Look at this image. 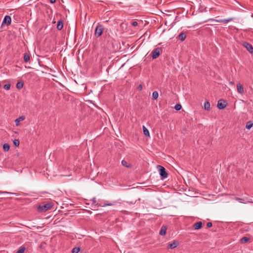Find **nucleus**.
I'll return each mask as SVG.
<instances>
[{
    "label": "nucleus",
    "instance_id": "nucleus-1",
    "mask_svg": "<svg viewBox=\"0 0 253 253\" xmlns=\"http://www.w3.org/2000/svg\"><path fill=\"white\" fill-rule=\"evenodd\" d=\"M53 207V204L51 202H48L45 204H41L39 205L37 208V211L40 212H43L51 209Z\"/></svg>",
    "mask_w": 253,
    "mask_h": 253
},
{
    "label": "nucleus",
    "instance_id": "nucleus-2",
    "mask_svg": "<svg viewBox=\"0 0 253 253\" xmlns=\"http://www.w3.org/2000/svg\"><path fill=\"white\" fill-rule=\"evenodd\" d=\"M91 201L92 202V207H95L96 206H97V207L100 206V207H106V206H111L115 205L116 204V202H114L113 203H105L104 205L98 204L96 202L95 198H93Z\"/></svg>",
    "mask_w": 253,
    "mask_h": 253
},
{
    "label": "nucleus",
    "instance_id": "nucleus-3",
    "mask_svg": "<svg viewBox=\"0 0 253 253\" xmlns=\"http://www.w3.org/2000/svg\"><path fill=\"white\" fill-rule=\"evenodd\" d=\"M157 168L159 171V173L163 178H166L168 177V173L166 172L165 169L160 165L157 166Z\"/></svg>",
    "mask_w": 253,
    "mask_h": 253
},
{
    "label": "nucleus",
    "instance_id": "nucleus-4",
    "mask_svg": "<svg viewBox=\"0 0 253 253\" xmlns=\"http://www.w3.org/2000/svg\"><path fill=\"white\" fill-rule=\"evenodd\" d=\"M103 27L101 25H98L95 30V36L96 37H100L103 33Z\"/></svg>",
    "mask_w": 253,
    "mask_h": 253
},
{
    "label": "nucleus",
    "instance_id": "nucleus-5",
    "mask_svg": "<svg viewBox=\"0 0 253 253\" xmlns=\"http://www.w3.org/2000/svg\"><path fill=\"white\" fill-rule=\"evenodd\" d=\"M227 105V103L226 101L223 99H220L218 100L217 102V107L219 109H224Z\"/></svg>",
    "mask_w": 253,
    "mask_h": 253
},
{
    "label": "nucleus",
    "instance_id": "nucleus-6",
    "mask_svg": "<svg viewBox=\"0 0 253 253\" xmlns=\"http://www.w3.org/2000/svg\"><path fill=\"white\" fill-rule=\"evenodd\" d=\"M243 45L249 52L253 53V47L251 44L245 42L243 43Z\"/></svg>",
    "mask_w": 253,
    "mask_h": 253
},
{
    "label": "nucleus",
    "instance_id": "nucleus-7",
    "mask_svg": "<svg viewBox=\"0 0 253 253\" xmlns=\"http://www.w3.org/2000/svg\"><path fill=\"white\" fill-rule=\"evenodd\" d=\"M11 22V18L10 16L6 15L4 17L2 21V24H5L7 25H9Z\"/></svg>",
    "mask_w": 253,
    "mask_h": 253
},
{
    "label": "nucleus",
    "instance_id": "nucleus-8",
    "mask_svg": "<svg viewBox=\"0 0 253 253\" xmlns=\"http://www.w3.org/2000/svg\"><path fill=\"white\" fill-rule=\"evenodd\" d=\"M160 55V50L158 48H156L153 52L152 57L153 59H156Z\"/></svg>",
    "mask_w": 253,
    "mask_h": 253
},
{
    "label": "nucleus",
    "instance_id": "nucleus-9",
    "mask_svg": "<svg viewBox=\"0 0 253 253\" xmlns=\"http://www.w3.org/2000/svg\"><path fill=\"white\" fill-rule=\"evenodd\" d=\"M233 19V18H230L228 19H219V20H214L216 22H221L223 23H227L231 21H232Z\"/></svg>",
    "mask_w": 253,
    "mask_h": 253
},
{
    "label": "nucleus",
    "instance_id": "nucleus-10",
    "mask_svg": "<svg viewBox=\"0 0 253 253\" xmlns=\"http://www.w3.org/2000/svg\"><path fill=\"white\" fill-rule=\"evenodd\" d=\"M237 91L238 93H239L240 94L243 93V92L244 91V88H243V85L240 83H239L237 84Z\"/></svg>",
    "mask_w": 253,
    "mask_h": 253
},
{
    "label": "nucleus",
    "instance_id": "nucleus-11",
    "mask_svg": "<svg viewBox=\"0 0 253 253\" xmlns=\"http://www.w3.org/2000/svg\"><path fill=\"white\" fill-rule=\"evenodd\" d=\"M202 222L201 221L198 222L193 225V228L195 230H199L202 227Z\"/></svg>",
    "mask_w": 253,
    "mask_h": 253
},
{
    "label": "nucleus",
    "instance_id": "nucleus-12",
    "mask_svg": "<svg viewBox=\"0 0 253 253\" xmlns=\"http://www.w3.org/2000/svg\"><path fill=\"white\" fill-rule=\"evenodd\" d=\"M167 227L165 226H163L159 232V234L161 236H164L166 234L167 231Z\"/></svg>",
    "mask_w": 253,
    "mask_h": 253
},
{
    "label": "nucleus",
    "instance_id": "nucleus-13",
    "mask_svg": "<svg viewBox=\"0 0 253 253\" xmlns=\"http://www.w3.org/2000/svg\"><path fill=\"white\" fill-rule=\"evenodd\" d=\"M25 119V117L24 116H20L19 118H18L17 119H16L15 121L16 126H19V122L20 121H22L24 120Z\"/></svg>",
    "mask_w": 253,
    "mask_h": 253
},
{
    "label": "nucleus",
    "instance_id": "nucleus-14",
    "mask_svg": "<svg viewBox=\"0 0 253 253\" xmlns=\"http://www.w3.org/2000/svg\"><path fill=\"white\" fill-rule=\"evenodd\" d=\"M178 245V243L175 241H174L172 243H170L169 245V248L173 249L176 248Z\"/></svg>",
    "mask_w": 253,
    "mask_h": 253
},
{
    "label": "nucleus",
    "instance_id": "nucleus-15",
    "mask_svg": "<svg viewBox=\"0 0 253 253\" xmlns=\"http://www.w3.org/2000/svg\"><path fill=\"white\" fill-rule=\"evenodd\" d=\"M63 21L61 19H60L58 22V24L57 25V28L58 30H61L63 28Z\"/></svg>",
    "mask_w": 253,
    "mask_h": 253
},
{
    "label": "nucleus",
    "instance_id": "nucleus-16",
    "mask_svg": "<svg viewBox=\"0 0 253 253\" xmlns=\"http://www.w3.org/2000/svg\"><path fill=\"white\" fill-rule=\"evenodd\" d=\"M186 35L184 33H181L178 35V39L181 41H184L186 39Z\"/></svg>",
    "mask_w": 253,
    "mask_h": 253
},
{
    "label": "nucleus",
    "instance_id": "nucleus-17",
    "mask_svg": "<svg viewBox=\"0 0 253 253\" xmlns=\"http://www.w3.org/2000/svg\"><path fill=\"white\" fill-rule=\"evenodd\" d=\"M143 133L145 136H150L149 131L148 129L144 126H143Z\"/></svg>",
    "mask_w": 253,
    "mask_h": 253
},
{
    "label": "nucleus",
    "instance_id": "nucleus-18",
    "mask_svg": "<svg viewBox=\"0 0 253 253\" xmlns=\"http://www.w3.org/2000/svg\"><path fill=\"white\" fill-rule=\"evenodd\" d=\"M24 83L23 82H18L16 84V88L18 89H21L23 86Z\"/></svg>",
    "mask_w": 253,
    "mask_h": 253
},
{
    "label": "nucleus",
    "instance_id": "nucleus-19",
    "mask_svg": "<svg viewBox=\"0 0 253 253\" xmlns=\"http://www.w3.org/2000/svg\"><path fill=\"white\" fill-rule=\"evenodd\" d=\"M30 60V55L29 54L25 53L24 55V61L25 62H28Z\"/></svg>",
    "mask_w": 253,
    "mask_h": 253
},
{
    "label": "nucleus",
    "instance_id": "nucleus-20",
    "mask_svg": "<svg viewBox=\"0 0 253 253\" xmlns=\"http://www.w3.org/2000/svg\"><path fill=\"white\" fill-rule=\"evenodd\" d=\"M159 96V93L158 91H155L152 93V98L153 99L156 100L158 98Z\"/></svg>",
    "mask_w": 253,
    "mask_h": 253
},
{
    "label": "nucleus",
    "instance_id": "nucleus-21",
    "mask_svg": "<svg viewBox=\"0 0 253 253\" xmlns=\"http://www.w3.org/2000/svg\"><path fill=\"white\" fill-rule=\"evenodd\" d=\"M9 145L7 143H5L3 145V149L5 152H7L9 150Z\"/></svg>",
    "mask_w": 253,
    "mask_h": 253
},
{
    "label": "nucleus",
    "instance_id": "nucleus-22",
    "mask_svg": "<svg viewBox=\"0 0 253 253\" xmlns=\"http://www.w3.org/2000/svg\"><path fill=\"white\" fill-rule=\"evenodd\" d=\"M204 108L205 110H209L210 108V103L209 101H206L204 104Z\"/></svg>",
    "mask_w": 253,
    "mask_h": 253
},
{
    "label": "nucleus",
    "instance_id": "nucleus-23",
    "mask_svg": "<svg viewBox=\"0 0 253 253\" xmlns=\"http://www.w3.org/2000/svg\"><path fill=\"white\" fill-rule=\"evenodd\" d=\"M249 239L248 237H244L240 239V242L242 244L247 243Z\"/></svg>",
    "mask_w": 253,
    "mask_h": 253
},
{
    "label": "nucleus",
    "instance_id": "nucleus-24",
    "mask_svg": "<svg viewBox=\"0 0 253 253\" xmlns=\"http://www.w3.org/2000/svg\"><path fill=\"white\" fill-rule=\"evenodd\" d=\"M253 126V123H252L251 121L248 122L246 125V127L249 129H250Z\"/></svg>",
    "mask_w": 253,
    "mask_h": 253
},
{
    "label": "nucleus",
    "instance_id": "nucleus-25",
    "mask_svg": "<svg viewBox=\"0 0 253 253\" xmlns=\"http://www.w3.org/2000/svg\"><path fill=\"white\" fill-rule=\"evenodd\" d=\"M80 251V248L79 247H75L72 250V253H78Z\"/></svg>",
    "mask_w": 253,
    "mask_h": 253
},
{
    "label": "nucleus",
    "instance_id": "nucleus-26",
    "mask_svg": "<svg viewBox=\"0 0 253 253\" xmlns=\"http://www.w3.org/2000/svg\"><path fill=\"white\" fill-rule=\"evenodd\" d=\"M236 200H237L239 203H246V200L245 199H242V198H236Z\"/></svg>",
    "mask_w": 253,
    "mask_h": 253
},
{
    "label": "nucleus",
    "instance_id": "nucleus-27",
    "mask_svg": "<svg viewBox=\"0 0 253 253\" xmlns=\"http://www.w3.org/2000/svg\"><path fill=\"white\" fill-rule=\"evenodd\" d=\"M174 109L176 111H179L181 109V106L179 104H176L174 106Z\"/></svg>",
    "mask_w": 253,
    "mask_h": 253
},
{
    "label": "nucleus",
    "instance_id": "nucleus-28",
    "mask_svg": "<svg viewBox=\"0 0 253 253\" xmlns=\"http://www.w3.org/2000/svg\"><path fill=\"white\" fill-rule=\"evenodd\" d=\"M122 164L124 167H126V168L129 167V166L127 165V163L126 162V161L125 160H123L122 161Z\"/></svg>",
    "mask_w": 253,
    "mask_h": 253
},
{
    "label": "nucleus",
    "instance_id": "nucleus-29",
    "mask_svg": "<svg viewBox=\"0 0 253 253\" xmlns=\"http://www.w3.org/2000/svg\"><path fill=\"white\" fill-rule=\"evenodd\" d=\"M13 144L15 146H18L19 145V141L18 139H14L13 141Z\"/></svg>",
    "mask_w": 253,
    "mask_h": 253
},
{
    "label": "nucleus",
    "instance_id": "nucleus-30",
    "mask_svg": "<svg viewBox=\"0 0 253 253\" xmlns=\"http://www.w3.org/2000/svg\"><path fill=\"white\" fill-rule=\"evenodd\" d=\"M25 250V248L23 247L20 249L16 253H23Z\"/></svg>",
    "mask_w": 253,
    "mask_h": 253
},
{
    "label": "nucleus",
    "instance_id": "nucleus-31",
    "mask_svg": "<svg viewBox=\"0 0 253 253\" xmlns=\"http://www.w3.org/2000/svg\"><path fill=\"white\" fill-rule=\"evenodd\" d=\"M3 87L5 89L8 90V89H9V88L10 87V84H6L4 85Z\"/></svg>",
    "mask_w": 253,
    "mask_h": 253
},
{
    "label": "nucleus",
    "instance_id": "nucleus-32",
    "mask_svg": "<svg viewBox=\"0 0 253 253\" xmlns=\"http://www.w3.org/2000/svg\"><path fill=\"white\" fill-rule=\"evenodd\" d=\"M73 172V171L72 170H69V173L68 174H65L64 173V176H71L72 174V173Z\"/></svg>",
    "mask_w": 253,
    "mask_h": 253
},
{
    "label": "nucleus",
    "instance_id": "nucleus-33",
    "mask_svg": "<svg viewBox=\"0 0 253 253\" xmlns=\"http://www.w3.org/2000/svg\"><path fill=\"white\" fill-rule=\"evenodd\" d=\"M138 25V23L136 21H133L132 22V25L133 26H136Z\"/></svg>",
    "mask_w": 253,
    "mask_h": 253
},
{
    "label": "nucleus",
    "instance_id": "nucleus-34",
    "mask_svg": "<svg viewBox=\"0 0 253 253\" xmlns=\"http://www.w3.org/2000/svg\"><path fill=\"white\" fill-rule=\"evenodd\" d=\"M137 88H138V90H141L142 89V88H143L142 85V84H139Z\"/></svg>",
    "mask_w": 253,
    "mask_h": 253
},
{
    "label": "nucleus",
    "instance_id": "nucleus-35",
    "mask_svg": "<svg viewBox=\"0 0 253 253\" xmlns=\"http://www.w3.org/2000/svg\"><path fill=\"white\" fill-rule=\"evenodd\" d=\"M207 226L208 227H211L212 226V223L211 222H208L207 224Z\"/></svg>",
    "mask_w": 253,
    "mask_h": 253
},
{
    "label": "nucleus",
    "instance_id": "nucleus-36",
    "mask_svg": "<svg viewBox=\"0 0 253 253\" xmlns=\"http://www.w3.org/2000/svg\"><path fill=\"white\" fill-rule=\"evenodd\" d=\"M50 1L51 3H54L56 2V0H50Z\"/></svg>",
    "mask_w": 253,
    "mask_h": 253
},
{
    "label": "nucleus",
    "instance_id": "nucleus-37",
    "mask_svg": "<svg viewBox=\"0 0 253 253\" xmlns=\"http://www.w3.org/2000/svg\"><path fill=\"white\" fill-rule=\"evenodd\" d=\"M230 84L233 85V83L232 82H230Z\"/></svg>",
    "mask_w": 253,
    "mask_h": 253
}]
</instances>
